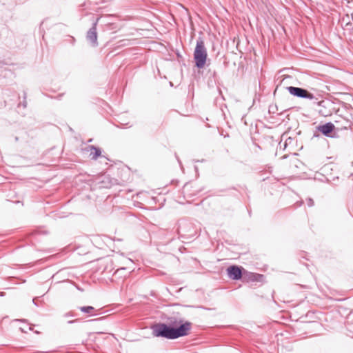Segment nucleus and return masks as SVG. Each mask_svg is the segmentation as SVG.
Listing matches in <instances>:
<instances>
[{"label":"nucleus","instance_id":"f257e3e1","mask_svg":"<svg viewBox=\"0 0 353 353\" xmlns=\"http://www.w3.org/2000/svg\"><path fill=\"white\" fill-rule=\"evenodd\" d=\"M152 334L157 337H164L169 339H175L188 334L191 329V323L185 322L179 327H171L164 323H158L152 326Z\"/></svg>","mask_w":353,"mask_h":353},{"label":"nucleus","instance_id":"f03ea898","mask_svg":"<svg viewBox=\"0 0 353 353\" xmlns=\"http://www.w3.org/2000/svg\"><path fill=\"white\" fill-rule=\"evenodd\" d=\"M208 57L207 50L205 43L201 38H199L196 41V45L194 52V59L196 68H203L206 63Z\"/></svg>","mask_w":353,"mask_h":353},{"label":"nucleus","instance_id":"7ed1b4c3","mask_svg":"<svg viewBox=\"0 0 353 353\" xmlns=\"http://www.w3.org/2000/svg\"><path fill=\"white\" fill-rule=\"evenodd\" d=\"M288 91L290 92V94L299 97L303 99H307L310 100H315L317 101L318 98L316 97L313 94L309 92L307 90L298 88V87H294V86H289L287 87Z\"/></svg>","mask_w":353,"mask_h":353},{"label":"nucleus","instance_id":"20e7f679","mask_svg":"<svg viewBox=\"0 0 353 353\" xmlns=\"http://www.w3.org/2000/svg\"><path fill=\"white\" fill-rule=\"evenodd\" d=\"M99 19H97V21L93 23L92 26L87 32L86 38L88 41H90L92 46H97V25Z\"/></svg>","mask_w":353,"mask_h":353},{"label":"nucleus","instance_id":"39448f33","mask_svg":"<svg viewBox=\"0 0 353 353\" xmlns=\"http://www.w3.org/2000/svg\"><path fill=\"white\" fill-rule=\"evenodd\" d=\"M228 276L233 280H239L242 276L241 269L236 265H232L227 269Z\"/></svg>","mask_w":353,"mask_h":353},{"label":"nucleus","instance_id":"423d86ee","mask_svg":"<svg viewBox=\"0 0 353 353\" xmlns=\"http://www.w3.org/2000/svg\"><path fill=\"white\" fill-rule=\"evenodd\" d=\"M319 130L324 135L329 137L330 134L334 130V125L332 123H327L318 127Z\"/></svg>","mask_w":353,"mask_h":353},{"label":"nucleus","instance_id":"0eeeda50","mask_svg":"<svg viewBox=\"0 0 353 353\" xmlns=\"http://www.w3.org/2000/svg\"><path fill=\"white\" fill-rule=\"evenodd\" d=\"M85 150L87 151H91L90 157L92 159L96 160L99 157L101 154V151L99 148L94 146V145H88Z\"/></svg>","mask_w":353,"mask_h":353},{"label":"nucleus","instance_id":"6e6552de","mask_svg":"<svg viewBox=\"0 0 353 353\" xmlns=\"http://www.w3.org/2000/svg\"><path fill=\"white\" fill-rule=\"evenodd\" d=\"M346 328L350 332L353 333V312H351L346 318Z\"/></svg>","mask_w":353,"mask_h":353},{"label":"nucleus","instance_id":"1a4fd4ad","mask_svg":"<svg viewBox=\"0 0 353 353\" xmlns=\"http://www.w3.org/2000/svg\"><path fill=\"white\" fill-rule=\"evenodd\" d=\"M80 311L84 313H92L94 311V308L92 306H82L79 307Z\"/></svg>","mask_w":353,"mask_h":353},{"label":"nucleus","instance_id":"9d476101","mask_svg":"<svg viewBox=\"0 0 353 353\" xmlns=\"http://www.w3.org/2000/svg\"><path fill=\"white\" fill-rule=\"evenodd\" d=\"M307 203L308 206L312 207L314 205V201L312 199H308L307 200Z\"/></svg>","mask_w":353,"mask_h":353},{"label":"nucleus","instance_id":"9b49d317","mask_svg":"<svg viewBox=\"0 0 353 353\" xmlns=\"http://www.w3.org/2000/svg\"><path fill=\"white\" fill-rule=\"evenodd\" d=\"M4 294H5L4 292H0V296H4Z\"/></svg>","mask_w":353,"mask_h":353},{"label":"nucleus","instance_id":"f8f14e48","mask_svg":"<svg viewBox=\"0 0 353 353\" xmlns=\"http://www.w3.org/2000/svg\"><path fill=\"white\" fill-rule=\"evenodd\" d=\"M19 140V138L17 137H15V141H17Z\"/></svg>","mask_w":353,"mask_h":353},{"label":"nucleus","instance_id":"ddd939ff","mask_svg":"<svg viewBox=\"0 0 353 353\" xmlns=\"http://www.w3.org/2000/svg\"><path fill=\"white\" fill-rule=\"evenodd\" d=\"M21 331L22 332H26V330H24V328H21Z\"/></svg>","mask_w":353,"mask_h":353},{"label":"nucleus","instance_id":"4468645a","mask_svg":"<svg viewBox=\"0 0 353 353\" xmlns=\"http://www.w3.org/2000/svg\"><path fill=\"white\" fill-rule=\"evenodd\" d=\"M286 145H287V143H285V144H284V147L285 148V147H286Z\"/></svg>","mask_w":353,"mask_h":353},{"label":"nucleus","instance_id":"2eb2a0df","mask_svg":"<svg viewBox=\"0 0 353 353\" xmlns=\"http://www.w3.org/2000/svg\"><path fill=\"white\" fill-rule=\"evenodd\" d=\"M72 322H73L72 321H70L68 323H72Z\"/></svg>","mask_w":353,"mask_h":353}]
</instances>
